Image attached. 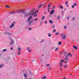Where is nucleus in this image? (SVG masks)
<instances>
[{
  "mask_svg": "<svg viewBox=\"0 0 79 79\" xmlns=\"http://www.w3.org/2000/svg\"><path fill=\"white\" fill-rule=\"evenodd\" d=\"M34 9L30 10L29 12L25 13H24V17H28V16H30V15H33L32 13L34 12Z\"/></svg>",
  "mask_w": 79,
  "mask_h": 79,
  "instance_id": "nucleus-1",
  "label": "nucleus"
},
{
  "mask_svg": "<svg viewBox=\"0 0 79 79\" xmlns=\"http://www.w3.org/2000/svg\"><path fill=\"white\" fill-rule=\"evenodd\" d=\"M69 61V59H68V56H66L65 58L64 59V63L66 64Z\"/></svg>",
  "mask_w": 79,
  "mask_h": 79,
  "instance_id": "nucleus-2",
  "label": "nucleus"
},
{
  "mask_svg": "<svg viewBox=\"0 0 79 79\" xmlns=\"http://www.w3.org/2000/svg\"><path fill=\"white\" fill-rule=\"evenodd\" d=\"M32 18V15H31L30 16H29V18H28L27 21L28 22H30V21L31 20V19Z\"/></svg>",
  "mask_w": 79,
  "mask_h": 79,
  "instance_id": "nucleus-3",
  "label": "nucleus"
},
{
  "mask_svg": "<svg viewBox=\"0 0 79 79\" xmlns=\"http://www.w3.org/2000/svg\"><path fill=\"white\" fill-rule=\"evenodd\" d=\"M66 35L65 34H64V36L62 37V39L63 40H64V39H66Z\"/></svg>",
  "mask_w": 79,
  "mask_h": 79,
  "instance_id": "nucleus-4",
  "label": "nucleus"
},
{
  "mask_svg": "<svg viewBox=\"0 0 79 79\" xmlns=\"http://www.w3.org/2000/svg\"><path fill=\"white\" fill-rule=\"evenodd\" d=\"M14 23H15V22H14L12 23L11 25L10 26V28H12V27H14Z\"/></svg>",
  "mask_w": 79,
  "mask_h": 79,
  "instance_id": "nucleus-5",
  "label": "nucleus"
},
{
  "mask_svg": "<svg viewBox=\"0 0 79 79\" xmlns=\"http://www.w3.org/2000/svg\"><path fill=\"white\" fill-rule=\"evenodd\" d=\"M59 65L60 66V67L61 68V67L63 66V63H62L61 62H60L59 63Z\"/></svg>",
  "mask_w": 79,
  "mask_h": 79,
  "instance_id": "nucleus-6",
  "label": "nucleus"
},
{
  "mask_svg": "<svg viewBox=\"0 0 79 79\" xmlns=\"http://www.w3.org/2000/svg\"><path fill=\"white\" fill-rule=\"evenodd\" d=\"M55 12V10H52L51 12H50V15H52L53 13Z\"/></svg>",
  "mask_w": 79,
  "mask_h": 79,
  "instance_id": "nucleus-7",
  "label": "nucleus"
},
{
  "mask_svg": "<svg viewBox=\"0 0 79 79\" xmlns=\"http://www.w3.org/2000/svg\"><path fill=\"white\" fill-rule=\"evenodd\" d=\"M73 47L74 48V49H75L76 50H77V49H78L77 47L76 46H73Z\"/></svg>",
  "mask_w": 79,
  "mask_h": 79,
  "instance_id": "nucleus-8",
  "label": "nucleus"
},
{
  "mask_svg": "<svg viewBox=\"0 0 79 79\" xmlns=\"http://www.w3.org/2000/svg\"><path fill=\"white\" fill-rule=\"evenodd\" d=\"M39 12V10H37L35 12H33V13H32V14L33 15H34V14H35V13H38Z\"/></svg>",
  "mask_w": 79,
  "mask_h": 79,
  "instance_id": "nucleus-9",
  "label": "nucleus"
},
{
  "mask_svg": "<svg viewBox=\"0 0 79 79\" xmlns=\"http://www.w3.org/2000/svg\"><path fill=\"white\" fill-rule=\"evenodd\" d=\"M67 55L68 56H70V57H71V56H72V55H71V54L69 53H67Z\"/></svg>",
  "mask_w": 79,
  "mask_h": 79,
  "instance_id": "nucleus-10",
  "label": "nucleus"
},
{
  "mask_svg": "<svg viewBox=\"0 0 79 79\" xmlns=\"http://www.w3.org/2000/svg\"><path fill=\"white\" fill-rule=\"evenodd\" d=\"M64 62V60H60V63H63Z\"/></svg>",
  "mask_w": 79,
  "mask_h": 79,
  "instance_id": "nucleus-11",
  "label": "nucleus"
},
{
  "mask_svg": "<svg viewBox=\"0 0 79 79\" xmlns=\"http://www.w3.org/2000/svg\"><path fill=\"white\" fill-rule=\"evenodd\" d=\"M47 78V76H44L43 78H42V79H46Z\"/></svg>",
  "mask_w": 79,
  "mask_h": 79,
  "instance_id": "nucleus-12",
  "label": "nucleus"
},
{
  "mask_svg": "<svg viewBox=\"0 0 79 79\" xmlns=\"http://www.w3.org/2000/svg\"><path fill=\"white\" fill-rule=\"evenodd\" d=\"M49 23H51V24L53 23V21H52V20H49Z\"/></svg>",
  "mask_w": 79,
  "mask_h": 79,
  "instance_id": "nucleus-13",
  "label": "nucleus"
},
{
  "mask_svg": "<svg viewBox=\"0 0 79 79\" xmlns=\"http://www.w3.org/2000/svg\"><path fill=\"white\" fill-rule=\"evenodd\" d=\"M60 16H58L57 18V19L58 20H59V19H60Z\"/></svg>",
  "mask_w": 79,
  "mask_h": 79,
  "instance_id": "nucleus-14",
  "label": "nucleus"
},
{
  "mask_svg": "<svg viewBox=\"0 0 79 79\" xmlns=\"http://www.w3.org/2000/svg\"><path fill=\"white\" fill-rule=\"evenodd\" d=\"M42 7V6L41 5H40L38 7V9H40V8Z\"/></svg>",
  "mask_w": 79,
  "mask_h": 79,
  "instance_id": "nucleus-15",
  "label": "nucleus"
},
{
  "mask_svg": "<svg viewBox=\"0 0 79 79\" xmlns=\"http://www.w3.org/2000/svg\"><path fill=\"white\" fill-rule=\"evenodd\" d=\"M64 35V33H62L61 34H60V37H63V35Z\"/></svg>",
  "mask_w": 79,
  "mask_h": 79,
  "instance_id": "nucleus-16",
  "label": "nucleus"
},
{
  "mask_svg": "<svg viewBox=\"0 0 79 79\" xmlns=\"http://www.w3.org/2000/svg\"><path fill=\"white\" fill-rule=\"evenodd\" d=\"M61 44V42H58V45H60Z\"/></svg>",
  "mask_w": 79,
  "mask_h": 79,
  "instance_id": "nucleus-17",
  "label": "nucleus"
},
{
  "mask_svg": "<svg viewBox=\"0 0 79 79\" xmlns=\"http://www.w3.org/2000/svg\"><path fill=\"white\" fill-rule=\"evenodd\" d=\"M58 34H59V32H58L55 34V35H58Z\"/></svg>",
  "mask_w": 79,
  "mask_h": 79,
  "instance_id": "nucleus-18",
  "label": "nucleus"
},
{
  "mask_svg": "<svg viewBox=\"0 0 79 79\" xmlns=\"http://www.w3.org/2000/svg\"><path fill=\"white\" fill-rule=\"evenodd\" d=\"M18 51H21V48H20L19 47L18 49Z\"/></svg>",
  "mask_w": 79,
  "mask_h": 79,
  "instance_id": "nucleus-19",
  "label": "nucleus"
},
{
  "mask_svg": "<svg viewBox=\"0 0 79 79\" xmlns=\"http://www.w3.org/2000/svg\"><path fill=\"white\" fill-rule=\"evenodd\" d=\"M32 21H31L29 23V26H30V25H31V23H32Z\"/></svg>",
  "mask_w": 79,
  "mask_h": 79,
  "instance_id": "nucleus-20",
  "label": "nucleus"
},
{
  "mask_svg": "<svg viewBox=\"0 0 79 79\" xmlns=\"http://www.w3.org/2000/svg\"><path fill=\"white\" fill-rule=\"evenodd\" d=\"M52 35V34H51L50 33H49L48 36V37H50Z\"/></svg>",
  "mask_w": 79,
  "mask_h": 79,
  "instance_id": "nucleus-21",
  "label": "nucleus"
},
{
  "mask_svg": "<svg viewBox=\"0 0 79 79\" xmlns=\"http://www.w3.org/2000/svg\"><path fill=\"white\" fill-rule=\"evenodd\" d=\"M24 76L25 77H27V74H25L24 75Z\"/></svg>",
  "mask_w": 79,
  "mask_h": 79,
  "instance_id": "nucleus-22",
  "label": "nucleus"
},
{
  "mask_svg": "<svg viewBox=\"0 0 79 79\" xmlns=\"http://www.w3.org/2000/svg\"><path fill=\"white\" fill-rule=\"evenodd\" d=\"M17 54H18V55H20L21 54V52L20 51L19 52H18V53Z\"/></svg>",
  "mask_w": 79,
  "mask_h": 79,
  "instance_id": "nucleus-23",
  "label": "nucleus"
},
{
  "mask_svg": "<svg viewBox=\"0 0 79 79\" xmlns=\"http://www.w3.org/2000/svg\"><path fill=\"white\" fill-rule=\"evenodd\" d=\"M60 9H63V6H60Z\"/></svg>",
  "mask_w": 79,
  "mask_h": 79,
  "instance_id": "nucleus-24",
  "label": "nucleus"
},
{
  "mask_svg": "<svg viewBox=\"0 0 79 79\" xmlns=\"http://www.w3.org/2000/svg\"><path fill=\"white\" fill-rule=\"evenodd\" d=\"M52 4L51 3H50L48 5V7H50V6H51V5Z\"/></svg>",
  "mask_w": 79,
  "mask_h": 79,
  "instance_id": "nucleus-25",
  "label": "nucleus"
},
{
  "mask_svg": "<svg viewBox=\"0 0 79 79\" xmlns=\"http://www.w3.org/2000/svg\"><path fill=\"white\" fill-rule=\"evenodd\" d=\"M73 5V6H77V4H76V3H74V5Z\"/></svg>",
  "mask_w": 79,
  "mask_h": 79,
  "instance_id": "nucleus-26",
  "label": "nucleus"
},
{
  "mask_svg": "<svg viewBox=\"0 0 79 79\" xmlns=\"http://www.w3.org/2000/svg\"><path fill=\"white\" fill-rule=\"evenodd\" d=\"M33 20L34 21H37V20H38V19H34Z\"/></svg>",
  "mask_w": 79,
  "mask_h": 79,
  "instance_id": "nucleus-27",
  "label": "nucleus"
},
{
  "mask_svg": "<svg viewBox=\"0 0 79 79\" xmlns=\"http://www.w3.org/2000/svg\"><path fill=\"white\" fill-rule=\"evenodd\" d=\"M6 8H10V6H8V5H6Z\"/></svg>",
  "mask_w": 79,
  "mask_h": 79,
  "instance_id": "nucleus-28",
  "label": "nucleus"
},
{
  "mask_svg": "<svg viewBox=\"0 0 79 79\" xmlns=\"http://www.w3.org/2000/svg\"><path fill=\"white\" fill-rule=\"evenodd\" d=\"M44 18H45V16H43V17H42V20L44 19Z\"/></svg>",
  "mask_w": 79,
  "mask_h": 79,
  "instance_id": "nucleus-29",
  "label": "nucleus"
},
{
  "mask_svg": "<svg viewBox=\"0 0 79 79\" xmlns=\"http://www.w3.org/2000/svg\"><path fill=\"white\" fill-rule=\"evenodd\" d=\"M3 64H1L0 65V68L1 67H3Z\"/></svg>",
  "mask_w": 79,
  "mask_h": 79,
  "instance_id": "nucleus-30",
  "label": "nucleus"
},
{
  "mask_svg": "<svg viewBox=\"0 0 79 79\" xmlns=\"http://www.w3.org/2000/svg\"><path fill=\"white\" fill-rule=\"evenodd\" d=\"M58 50V48H57L55 49V51H57V50Z\"/></svg>",
  "mask_w": 79,
  "mask_h": 79,
  "instance_id": "nucleus-31",
  "label": "nucleus"
},
{
  "mask_svg": "<svg viewBox=\"0 0 79 79\" xmlns=\"http://www.w3.org/2000/svg\"><path fill=\"white\" fill-rule=\"evenodd\" d=\"M53 31V32L55 33V32H56V30L55 29H54Z\"/></svg>",
  "mask_w": 79,
  "mask_h": 79,
  "instance_id": "nucleus-32",
  "label": "nucleus"
},
{
  "mask_svg": "<svg viewBox=\"0 0 79 79\" xmlns=\"http://www.w3.org/2000/svg\"><path fill=\"white\" fill-rule=\"evenodd\" d=\"M52 69V67H50L48 68V70H50V69Z\"/></svg>",
  "mask_w": 79,
  "mask_h": 79,
  "instance_id": "nucleus-33",
  "label": "nucleus"
},
{
  "mask_svg": "<svg viewBox=\"0 0 79 79\" xmlns=\"http://www.w3.org/2000/svg\"><path fill=\"white\" fill-rule=\"evenodd\" d=\"M19 13V12H13L12 13Z\"/></svg>",
  "mask_w": 79,
  "mask_h": 79,
  "instance_id": "nucleus-34",
  "label": "nucleus"
},
{
  "mask_svg": "<svg viewBox=\"0 0 79 79\" xmlns=\"http://www.w3.org/2000/svg\"><path fill=\"white\" fill-rule=\"evenodd\" d=\"M37 16V14H35L34 15V17H36V16Z\"/></svg>",
  "mask_w": 79,
  "mask_h": 79,
  "instance_id": "nucleus-35",
  "label": "nucleus"
},
{
  "mask_svg": "<svg viewBox=\"0 0 79 79\" xmlns=\"http://www.w3.org/2000/svg\"><path fill=\"white\" fill-rule=\"evenodd\" d=\"M3 52H5V51H6V49H4L3 50Z\"/></svg>",
  "mask_w": 79,
  "mask_h": 79,
  "instance_id": "nucleus-36",
  "label": "nucleus"
},
{
  "mask_svg": "<svg viewBox=\"0 0 79 79\" xmlns=\"http://www.w3.org/2000/svg\"><path fill=\"white\" fill-rule=\"evenodd\" d=\"M47 66L48 67L50 66V64H47Z\"/></svg>",
  "mask_w": 79,
  "mask_h": 79,
  "instance_id": "nucleus-37",
  "label": "nucleus"
},
{
  "mask_svg": "<svg viewBox=\"0 0 79 79\" xmlns=\"http://www.w3.org/2000/svg\"><path fill=\"white\" fill-rule=\"evenodd\" d=\"M66 27H67L66 26H64V29H66Z\"/></svg>",
  "mask_w": 79,
  "mask_h": 79,
  "instance_id": "nucleus-38",
  "label": "nucleus"
},
{
  "mask_svg": "<svg viewBox=\"0 0 79 79\" xmlns=\"http://www.w3.org/2000/svg\"><path fill=\"white\" fill-rule=\"evenodd\" d=\"M12 43H10V44H13V40H12Z\"/></svg>",
  "mask_w": 79,
  "mask_h": 79,
  "instance_id": "nucleus-39",
  "label": "nucleus"
},
{
  "mask_svg": "<svg viewBox=\"0 0 79 79\" xmlns=\"http://www.w3.org/2000/svg\"><path fill=\"white\" fill-rule=\"evenodd\" d=\"M64 68H66V67H67V65H64Z\"/></svg>",
  "mask_w": 79,
  "mask_h": 79,
  "instance_id": "nucleus-40",
  "label": "nucleus"
},
{
  "mask_svg": "<svg viewBox=\"0 0 79 79\" xmlns=\"http://www.w3.org/2000/svg\"><path fill=\"white\" fill-rule=\"evenodd\" d=\"M68 2L67 1H66L65 2V5H67V4H68Z\"/></svg>",
  "mask_w": 79,
  "mask_h": 79,
  "instance_id": "nucleus-41",
  "label": "nucleus"
},
{
  "mask_svg": "<svg viewBox=\"0 0 79 79\" xmlns=\"http://www.w3.org/2000/svg\"><path fill=\"white\" fill-rule=\"evenodd\" d=\"M29 30H30V31H31V30H32V28H29Z\"/></svg>",
  "mask_w": 79,
  "mask_h": 79,
  "instance_id": "nucleus-42",
  "label": "nucleus"
},
{
  "mask_svg": "<svg viewBox=\"0 0 79 79\" xmlns=\"http://www.w3.org/2000/svg\"><path fill=\"white\" fill-rule=\"evenodd\" d=\"M55 8V6H54L53 7V8L52 9V10H53L54 9V8Z\"/></svg>",
  "mask_w": 79,
  "mask_h": 79,
  "instance_id": "nucleus-43",
  "label": "nucleus"
},
{
  "mask_svg": "<svg viewBox=\"0 0 79 79\" xmlns=\"http://www.w3.org/2000/svg\"><path fill=\"white\" fill-rule=\"evenodd\" d=\"M72 8H74V5H73L72 6Z\"/></svg>",
  "mask_w": 79,
  "mask_h": 79,
  "instance_id": "nucleus-44",
  "label": "nucleus"
},
{
  "mask_svg": "<svg viewBox=\"0 0 79 79\" xmlns=\"http://www.w3.org/2000/svg\"><path fill=\"white\" fill-rule=\"evenodd\" d=\"M75 19V18H73V19H72V20H74V19Z\"/></svg>",
  "mask_w": 79,
  "mask_h": 79,
  "instance_id": "nucleus-45",
  "label": "nucleus"
},
{
  "mask_svg": "<svg viewBox=\"0 0 79 79\" xmlns=\"http://www.w3.org/2000/svg\"><path fill=\"white\" fill-rule=\"evenodd\" d=\"M48 7V10H50V7Z\"/></svg>",
  "mask_w": 79,
  "mask_h": 79,
  "instance_id": "nucleus-46",
  "label": "nucleus"
},
{
  "mask_svg": "<svg viewBox=\"0 0 79 79\" xmlns=\"http://www.w3.org/2000/svg\"><path fill=\"white\" fill-rule=\"evenodd\" d=\"M54 27H55V25H53L52 26V28H54Z\"/></svg>",
  "mask_w": 79,
  "mask_h": 79,
  "instance_id": "nucleus-47",
  "label": "nucleus"
},
{
  "mask_svg": "<svg viewBox=\"0 0 79 79\" xmlns=\"http://www.w3.org/2000/svg\"><path fill=\"white\" fill-rule=\"evenodd\" d=\"M30 49V48H27V50H29Z\"/></svg>",
  "mask_w": 79,
  "mask_h": 79,
  "instance_id": "nucleus-48",
  "label": "nucleus"
},
{
  "mask_svg": "<svg viewBox=\"0 0 79 79\" xmlns=\"http://www.w3.org/2000/svg\"><path fill=\"white\" fill-rule=\"evenodd\" d=\"M45 24H47V21H45Z\"/></svg>",
  "mask_w": 79,
  "mask_h": 79,
  "instance_id": "nucleus-49",
  "label": "nucleus"
},
{
  "mask_svg": "<svg viewBox=\"0 0 79 79\" xmlns=\"http://www.w3.org/2000/svg\"><path fill=\"white\" fill-rule=\"evenodd\" d=\"M43 41H44V40H42V41H41V43H42V42H43Z\"/></svg>",
  "mask_w": 79,
  "mask_h": 79,
  "instance_id": "nucleus-50",
  "label": "nucleus"
},
{
  "mask_svg": "<svg viewBox=\"0 0 79 79\" xmlns=\"http://www.w3.org/2000/svg\"><path fill=\"white\" fill-rule=\"evenodd\" d=\"M65 55H66V54H65V53H64V56H65Z\"/></svg>",
  "mask_w": 79,
  "mask_h": 79,
  "instance_id": "nucleus-51",
  "label": "nucleus"
},
{
  "mask_svg": "<svg viewBox=\"0 0 79 79\" xmlns=\"http://www.w3.org/2000/svg\"><path fill=\"white\" fill-rule=\"evenodd\" d=\"M29 50V52H31V50Z\"/></svg>",
  "mask_w": 79,
  "mask_h": 79,
  "instance_id": "nucleus-52",
  "label": "nucleus"
},
{
  "mask_svg": "<svg viewBox=\"0 0 79 79\" xmlns=\"http://www.w3.org/2000/svg\"><path fill=\"white\" fill-rule=\"evenodd\" d=\"M66 6L68 7V6H69V5H67V6Z\"/></svg>",
  "mask_w": 79,
  "mask_h": 79,
  "instance_id": "nucleus-53",
  "label": "nucleus"
},
{
  "mask_svg": "<svg viewBox=\"0 0 79 79\" xmlns=\"http://www.w3.org/2000/svg\"><path fill=\"white\" fill-rule=\"evenodd\" d=\"M60 70H61V71H62V70H63V69L61 68V69H60Z\"/></svg>",
  "mask_w": 79,
  "mask_h": 79,
  "instance_id": "nucleus-54",
  "label": "nucleus"
},
{
  "mask_svg": "<svg viewBox=\"0 0 79 79\" xmlns=\"http://www.w3.org/2000/svg\"><path fill=\"white\" fill-rule=\"evenodd\" d=\"M69 17H68V18H67V19H69Z\"/></svg>",
  "mask_w": 79,
  "mask_h": 79,
  "instance_id": "nucleus-55",
  "label": "nucleus"
},
{
  "mask_svg": "<svg viewBox=\"0 0 79 79\" xmlns=\"http://www.w3.org/2000/svg\"><path fill=\"white\" fill-rule=\"evenodd\" d=\"M47 13V12H45L44 13V15H45V14H46Z\"/></svg>",
  "mask_w": 79,
  "mask_h": 79,
  "instance_id": "nucleus-56",
  "label": "nucleus"
},
{
  "mask_svg": "<svg viewBox=\"0 0 79 79\" xmlns=\"http://www.w3.org/2000/svg\"><path fill=\"white\" fill-rule=\"evenodd\" d=\"M10 49L11 50H13V48H11Z\"/></svg>",
  "mask_w": 79,
  "mask_h": 79,
  "instance_id": "nucleus-57",
  "label": "nucleus"
},
{
  "mask_svg": "<svg viewBox=\"0 0 79 79\" xmlns=\"http://www.w3.org/2000/svg\"><path fill=\"white\" fill-rule=\"evenodd\" d=\"M63 13H64V12H63V11H62V14H63Z\"/></svg>",
  "mask_w": 79,
  "mask_h": 79,
  "instance_id": "nucleus-58",
  "label": "nucleus"
},
{
  "mask_svg": "<svg viewBox=\"0 0 79 79\" xmlns=\"http://www.w3.org/2000/svg\"><path fill=\"white\" fill-rule=\"evenodd\" d=\"M48 12H50V10H48Z\"/></svg>",
  "mask_w": 79,
  "mask_h": 79,
  "instance_id": "nucleus-59",
  "label": "nucleus"
},
{
  "mask_svg": "<svg viewBox=\"0 0 79 79\" xmlns=\"http://www.w3.org/2000/svg\"><path fill=\"white\" fill-rule=\"evenodd\" d=\"M47 3H45L44 4V5H46V4H47Z\"/></svg>",
  "mask_w": 79,
  "mask_h": 79,
  "instance_id": "nucleus-60",
  "label": "nucleus"
},
{
  "mask_svg": "<svg viewBox=\"0 0 79 79\" xmlns=\"http://www.w3.org/2000/svg\"><path fill=\"white\" fill-rule=\"evenodd\" d=\"M60 6H60V5L59 6V8L60 7Z\"/></svg>",
  "mask_w": 79,
  "mask_h": 79,
  "instance_id": "nucleus-61",
  "label": "nucleus"
},
{
  "mask_svg": "<svg viewBox=\"0 0 79 79\" xmlns=\"http://www.w3.org/2000/svg\"><path fill=\"white\" fill-rule=\"evenodd\" d=\"M66 10V8H65L64 10Z\"/></svg>",
  "mask_w": 79,
  "mask_h": 79,
  "instance_id": "nucleus-62",
  "label": "nucleus"
},
{
  "mask_svg": "<svg viewBox=\"0 0 79 79\" xmlns=\"http://www.w3.org/2000/svg\"><path fill=\"white\" fill-rule=\"evenodd\" d=\"M44 8H45V6L44 7Z\"/></svg>",
  "mask_w": 79,
  "mask_h": 79,
  "instance_id": "nucleus-63",
  "label": "nucleus"
},
{
  "mask_svg": "<svg viewBox=\"0 0 79 79\" xmlns=\"http://www.w3.org/2000/svg\"><path fill=\"white\" fill-rule=\"evenodd\" d=\"M44 4L43 5V6H44Z\"/></svg>",
  "mask_w": 79,
  "mask_h": 79,
  "instance_id": "nucleus-64",
  "label": "nucleus"
}]
</instances>
